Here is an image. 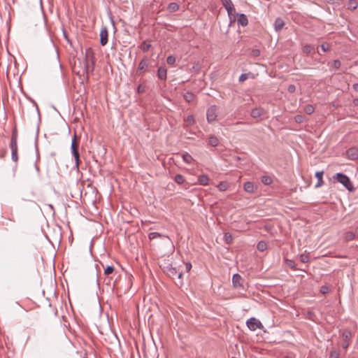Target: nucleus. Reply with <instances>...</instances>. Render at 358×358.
Instances as JSON below:
<instances>
[{
  "instance_id": "bb28decb",
  "label": "nucleus",
  "mask_w": 358,
  "mask_h": 358,
  "mask_svg": "<svg viewBox=\"0 0 358 358\" xmlns=\"http://www.w3.org/2000/svg\"><path fill=\"white\" fill-rule=\"evenodd\" d=\"M358 6V3L356 0H349L348 8L355 10Z\"/></svg>"
},
{
  "instance_id": "de8ad7c7",
  "label": "nucleus",
  "mask_w": 358,
  "mask_h": 358,
  "mask_svg": "<svg viewBox=\"0 0 358 358\" xmlns=\"http://www.w3.org/2000/svg\"><path fill=\"white\" fill-rule=\"evenodd\" d=\"M191 268H192V264L190 263L185 264V269L187 272L190 271Z\"/></svg>"
},
{
  "instance_id": "6e6552de",
  "label": "nucleus",
  "mask_w": 358,
  "mask_h": 358,
  "mask_svg": "<svg viewBox=\"0 0 358 358\" xmlns=\"http://www.w3.org/2000/svg\"><path fill=\"white\" fill-rule=\"evenodd\" d=\"M108 32L106 26L101 27L100 31V43L101 45H105L108 43Z\"/></svg>"
},
{
  "instance_id": "7ed1b4c3",
  "label": "nucleus",
  "mask_w": 358,
  "mask_h": 358,
  "mask_svg": "<svg viewBox=\"0 0 358 358\" xmlns=\"http://www.w3.org/2000/svg\"><path fill=\"white\" fill-rule=\"evenodd\" d=\"M341 336L343 338L342 347L343 349H347L350 344L352 334L349 329H344L341 333Z\"/></svg>"
},
{
  "instance_id": "2eb2a0df",
  "label": "nucleus",
  "mask_w": 358,
  "mask_h": 358,
  "mask_svg": "<svg viewBox=\"0 0 358 358\" xmlns=\"http://www.w3.org/2000/svg\"><path fill=\"white\" fill-rule=\"evenodd\" d=\"M166 73H167L166 69L164 66H160L157 71V77L160 80H164L166 79Z\"/></svg>"
},
{
  "instance_id": "1a4fd4ad",
  "label": "nucleus",
  "mask_w": 358,
  "mask_h": 358,
  "mask_svg": "<svg viewBox=\"0 0 358 358\" xmlns=\"http://www.w3.org/2000/svg\"><path fill=\"white\" fill-rule=\"evenodd\" d=\"M243 278L238 273L234 274L232 277V284L234 288L243 287Z\"/></svg>"
},
{
  "instance_id": "37998d69",
  "label": "nucleus",
  "mask_w": 358,
  "mask_h": 358,
  "mask_svg": "<svg viewBox=\"0 0 358 358\" xmlns=\"http://www.w3.org/2000/svg\"><path fill=\"white\" fill-rule=\"evenodd\" d=\"M329 287H327V286H322V287H321V288H320V292H321V293H322V294H327V293H328V292H329Z\"/></svg>"
},
{
  "instance_id": "b1692460",
  "label": "nucleus",
  "mask_w": 358,
  "mask_h": 358,
  "mask_svg": "<svg viewBox=\"0 0 358 358\" xmlns=\"http://www.w3.org/2000/svg\"><path fill=\"white\" fill-rule=\"evenodd\" d=\"M218 143L219 141L217 138L215 136H212L208 139V143L213 147L217 146L218 145Z\"/></svg>"
},
{
  "instance_id": "e433bc0d",
  "label": "nucleus",
  "mask_w": 358,
  "mask_h": 358,
  "mask_svg": "<svg viewBox=\"0 0 358 358\" xmlns=\"http://www.w3.org/2000/svg\"><path fill=\"white\" fill-rule=\"evenodd\" d=\"M341 62H340V60H338V59L334 60L332 66L334 69H339L341 67Z\"/></svg>"
},
{
  "instance_id": "412c9836",
  "label": "nucleus",
  "mask_w": 358,
  "mask_h": 358,
  "mask_svg": "<svg viewBox=\"0 0 358 358\" xmlns=\"http://www.w3.org/2000/svg\"><path fill=\"white\" fill-rule=\"evenodd\" d=\"M184 121L186 124V126H190L194 124V117L193 115H189L185 117H184Z\"/></svg>"
},
{
  "instance_id": "cd10ccee",
  "label": "nucleus",
  "mask_w": 358,
  "mask_h": 358,
  "mask_svg": "<svg viewBox=\"0 0 358 358\" xmlns=\"http://www.w3.org/2000/svg\"><path fill=\"white\" fill-rule=\"evenodd\" d=\"M194 94H192V92H189L185 93L184 95V99L187 102L192 101L194 99Z\"/></svg>"
},
{
  "instance_id": "f03ea898",
  "label": "nucleus",
  "mask_w": 358,
  "mask_h": 358,
  "mask_svg": "<svg viewBox=\"0 0 358 358\" xmlns=\"http://www.w3.org/2000/svg\"><path fill=\"white\" fill-rule=\"evenodd\" d=\"M76 136L75 135L72 139L71 150L73 156L75 159V165L77 169H78L80 164V155L78 150V145L76 143Z\"/></svg>"
},
{
  "instance_id": "4c0bfd02",
  "label": "nucleus",
  "mask_w": 358,
  "mask_h": 358,
  "mask_svg": "<svg viewBox=\"0 0 358 358\" xmlns=\"http://www.w3.org/2000/svg\"><path fill=\"white\" fill-rule=\"evenodd\" d=\"M295 122L297 123H301L304 120V117L301 115H297L294 117Z\"/></svg>"
},
{
  "instance_id": "393cba45",
  "label": "nucleus",
  "mask_w": 358,
  "mask_h": 358,
  "mask_svg": "<svg viewBox=\"0 0 358 358\" xmlns=\"http://www.w3.org/2000/svg\"><path fill=\"white\" fill-rule=\"evenodd\" d=\"M257 248L259 251L263 252L266 249L267 245L264 241H259L257 243Z\"/></svg>"
},
{
  "instance_id": "49530a36",
  "label": "nucleus",
  "mask_w": 358,
  "mask_h": 358,
  "mask_svg": "<svg viewBox=\"0 0 358 358\" xmlns=\"http://www.w3.org/2000/svg\"><path fill=\"white\" fill-rule=\"evenodd\" d=\"M137 91L138 93H143L144 92V87L140 85L137 88Z\"/></svg>"
},
{
  "instance_id": "c03bdc74",
  "label": "nucleus",
  "mask_w": 358,
  "mask_h": 358,
  "mask_svg": "<svg viewBox=\"0 0 358 358\" xmlns=\"http://www.w3.org/2000/svg\"><path fill=\"white\" fill-rule=\"evenodd\" d=\"M289 92L293 93L296 90V87L294 85H289L287 88Z\"/></svg>"
},
{
  "instance_id": "ddd939ff",
  "label": "nucleus",
  "mask_w": 358,
  "mask_h": 358,
  "mask_svg": "<svg viewBox=\"0 0 358 358\" xmlns=\"http://www.w3.org/2000/svg\"><path fill=\"white\" fill-rule=\"evenodd\" d=\"M264 113V110L262 108H255L251 111V117L253 118H257L261 117Z\"/></svg>"
},
{
  "instance_id": "aec40b11",
  "label": "nucleus",
  "mask_w": 358,
  "mask_h": 358,
  "mask_svg": "<svg viewBox=\"0 0 358 358\" xmlns=\"http://www.w3.org/2000/svg\"><path fill=\"white\" fill-rule=\"evenodd\" d=\"M182 158L183 161L188 164H192V162L194 161L193 157L187 152L183 153L182 155Z\"/></svg>"
},
{
  "instance_id": "3c124183",
  "label": "nucleus",
  "mask_w": 358,
  "mask_h": 358,
  "mask_svg": "<svg viewBox=\"0 0 358 358\" xmlns=\"http://www.w3.org/2000/svg\"><path fill=\"white\" fill-rule=\"evenodd\" d=\"M357 231H358V227H357Z\"/></svg>"
},
{
  "instance_id": "7c9ffc66",
  "label": "nucleus",
  "mask_w": 358,
  "mask_h": 358,
  "mask_svg": "<svg viewBox=\"0 0 358 358\" xmlns=\"http://www.w3.org/2000/svg\"><path fill=\"white\" fill-rule=\"evenodd\" d=\"M355 237V234L352 231H348L345 233V238L347 241L353 240Z\"/></svg>"
},
{
  "instance_id": "f3484780",
  "label": "nucleus",
  "mask_w": 358,
  "mask_h": 358,
  "mask_svg": "<svg viewBox=\"0 0 358 358\" xmlns=\"http://www.w3.org/2000/svg\"><path fill=\"white\" fill-rule=\"evenodd\" d=\"M209 182V178L207 175H201L198 177V183L201 185H208Z\"/></svg>"
},
{
  "instance_id": "473e14b6",
  "label": "nucleus",
  "mask_w": 358,
  "mask_h": 358,
  "mask_svg": "<svg viewBox=\"0 0 358 358\" xmlns=\"http://www.w3.org/2000/svg\"><path fill=\"white\" fill-rule=\"evenodd\" d=\"M300 260L303 263H307L309 262V257L306 254H301L300 255Z\"/></svg>"
},
{
  "instance_id": "6ab92c4d",
  "label": "nucleus",
  "mask_w": 358,
  "mask_h": 358,
  "mask_svg": "<svg viewBox=\"0 0 358 358\" xmlns=\"http://www.w3.org/2000/svg\"><path fill=\"white\" fill-rule=\"evenodd\" d=\"M148 66V62L147 59H143L139 62L138 70L141 71H145Z\"/></svg>"
},
{
  "instance_id": "20e7f679",
  "label": "nucleus",
  "mask_w": 358,
  "mask_h": 358,
  "mask_svg": "<svg viewBox=\"0 0 358 358\" xmlns=\"http://www.w3.org/2000/svg\"><path fill=\"white\" fill-rule=\"evenodd\" d=\"M10 149H11V158L13 161L17 160V136L15 133L13 134L10 139Z\"/></svg>"
},
{
  "instance_id": "423d86ee",
  "label": "nucleus",
  "mask_w": 358,
  "mask_h": 358,
  "mask_svg": "<svg viewBox=\"0 0 358 358\" xmlns=\"http://www.w3.org/2000/svg\"><path fill=\"white\" fill-rule=\"evenodd\" d=\"M164 272L167 275L172 278H174L177 276L178 279H180L182 275L181 272H178L176 268L173 267L171 265H169L164 267Z\"/></svg>"
},
{
  "instance_id": "a211bd4d",
  "label": "nucleus",
  "mask_w": 358,
  "mask_h": 358,
  "mask_svg": "<svg viewBox=\"0 0 358 358\" xmlns=\"http://www.w3.org/2000/svg\"><path fill=\"white\" fill-rule=\"evenodd\" d=\"M243 189L246 192L253 193L255 191V185L252 182H245L243 184Z\"/></svg>"
},
{
  "instance_id": "0eeeda50",
  "label": "nucleus",
  "mask_w": 358,
  "mask_h": 358,
  "mask_svg": "<svg viewBox=\"0 0 358 358\" xmlns=\"http://www.w3.org/2000/svg\"><path fill=\"white\" fill-rule=\"evenodd\" d=\"M217 108L215 106H211L207 110L206 113V117L207 121L209 123H211L214 122L216 120L217 117Z\"/></svg>"
},
{
  "instance_id": "2f4dec72",
  "label": "nucleus",
  "mask_w": 358,
  "mask_h": 358,
  "mask_svg": "<svg viewBox=\"0 0 358 358\" xmlns=\"http://www.w3.org/2000/svg\"><path fill=\"white\" fill-rule=\"evenodd\" d=\"M113 271H114L113 266H110V265L107 266L106 267V268L104 269V274L106 275H110L113 272Z\"/></svg>"
},
{
  "instance_id": "c9c22d12",
  "label": "nucleus",
  "mask_w": 358,
  "mask_h": 358,
  "mask_svg": "<svg viewBox=\"0 0 358 358\" xmlns=\"http://www.w3.org/2000/svg\"><path fill=\"white\" fill-rule=\"evenodd\" d=\"M262 182L264 184V185H269L271 184V178L268 177V176H263L262 178Z\"/></svg>"
},
{
  "instance_id": "09e8293b",
  "label": "nucleus",
  "mask_w": 358,
  "mask_h": 358,
  "mask_svg": "<svg viewBox=\"0 0 358 358\" xmlns=\"http://www.w3.org/2000/svg\"><path fill=\"white\" fill-rule=\"evenodd\" d=\"M352 88H353L354 90L358 91V83L353 84Z\"/></svg>"
},
{
  "instance_id": "f257e3e1",
  "label": "nucleus",
  "mask_w": 358,
  "mask_h": 358,
  "mask_svg": "<svg viewBox=\"0 0 358 358\" xmlns=\"http://www.w3.org/2000/svg\"><path fill=\"white\" fill-rule=\"evenodd\" d=\"M334 178L350 192H352L355 189L350 178L346 175L338 173Z\"/></svg>"
},
{
  "instance_id": "c85d7f7f",
  "label": "nucleus",
  "mask_w": 358,
  "mask_h": 358,
  "mask_svg": "<svg viewBox=\"0 0 358 358\" xmlns=\"http://www.w3.org/2000/svg\"><path fill=\"white\" fill-rule=\"evenodd\" d=\"M162 236V235L160 234L158 232H150L148 234V238H149L150 240H152V239H155V238H160Z\"/></svg>"
},
{
  "instance_id": "a18cd8bd",
  "label": "nucleus",
  "mask_w": 358,
  "mask_h": 358,
  "mask_svg": "<svg viewBox=\"0 0 358 358\" xmlns=\"http://www.w3.org/2000/svg\"><path fill=\"white\" fill-rule=\"evenodd\" d=\"M321 49L323 52H327L329 50V45L327 43H322L321 45Z\"/></svg>"
},
{
  "instance_id": "9b49d317",
  "label": "nucleus",
  "mask_w": 358,
  "mask_h": 358,
  "mask_svg": "<svg viewBox=\"0 0 358 358\" xmlns=\"http://www.w3.org/2000/svg\"><path fill=\"white\" fill-rule=\"evenodd\" d=\"M346 155L350 159H357L358 158V150L355 148H350L347 150Z\"/></svg>"
},
{
  "instance_id": "39448f33",
  "label": "nucleus",
  "mask_w": 358,
  "mask_h": 358,
  "mask_svg": "<svg viewBox=\"0 0 358 358\" xmlns=\"http://www.w3.org/2000/svg\"><path fill=\"white\" fill-rule=\"evenodd\" d=\"M247 327L251 331H255L257 329H262L263 325L261 322L255 317H250L246 322Z\"/></svg>"
},
{
  "instance_id": "f704fd0d",
  "label": "nucleus",
  "mask_w": 358,
  "mask_h": 358,
  "mask_svg": "<svg viewBox=\"0 0 358 358\" xmlns=\"http://www.w3.org/2000/svg\"><path fill=\"white\" fill-rule=\"evenodd\" d=\"M286 262H287V265L292 268V269H296V264L295 262L293 261V260H291V259H287L286 260Z\"/></svg>"
},
{
  "instance_id": "a878e982",
  "label": "nucleus",
  "mask_w": 358,
  "mask_h": 358,
  "mask_svg": "<svg viewBox=\"0 0 358 358\" xmlns=\"http://www.w3.org/2000/svg\"><path fill=\"white\" fill-rule=\"evenodd\" d=\"M217 188L220 191L224 192L228 189V184L226 182H220L217 185Z\"/></svg>"
},
{
  "instance_id": "58836bf2",
  "label": "nucleus",
  "mask_w": 358,
  "mask_h": 358,
  "mask_svg": "<svg viewBox=\"0 0 358 358\" xmlns=\"http://www.w3.org/2000/svg\"><path fill=\"white\" fill-rule=\"evenodd\" d=\"M339 357V352L338 350H331L330 353V358H338Z\"/></svg>"
},
{
  "instance_id": "79ce46f5",
  "label": "nucleus",
  "mask_w": 358,
  "mask_h": 358,
  "mask_svg": "<svg viewBox=\"0 0 358 358\" xmlns=\"http://www.w3.org/2000/svg\"><path fill=\"white\" fill-rule=\"evenodd\" d=\"M251 54L253 57H258L260 55V51L258 49H253Z\"/></svg>"
},
{
  "instance_id": "a19ab883",
  "label": "nucleus",
  "mask_w": 358,
  "mask_h": 358,
  "mask_svg": "<svg viewBox=\"0 0 358 358\" xmlns=\"http://www.w3.org/2000/svg\"><path fill=\"white\" fill-rule=\"evenodd\" d=\"M248 78V73H242L239 77V81L240 82H244Z\"/></svg>"
},
{
  "instance_id": "4468645a",
  "label": "nucleus",
  "mask_w": 358,
  "mask_h": 358,
  "mask_svg": "<svg viewBox=\"0 0 358 358\" xmlns=\"http://www.w3.org/2000/svg\"><path fill=\"white\" fill-rule=\"evenodd\" d=\"M237 23L243 27L246 26L248 23L247 16L243 13L239 14L237 19Z\"/></svg>"
},
{
  "instance_id": "72a5a7b5",
  "label": "nucleus",
  "mask_w": 358,
  "mask_h": 358,
  "mask_svg": "<svg viewBox=\"0 0 358 358\" xmlns=\"http://www.w3.org/2000/svg\"><path fill=\"white\" fill-rule=\"evenodd\" d=\"M166 62L169 64L173 65L176 62V58L173 55H169L166 58Z\"/></svg>"
},
{
  "instance_id": "dca6fc26",
  "label": "nucleus",
  "mask_w": 358,
  "mask_h": 358,
  "mask_svg": "<svg viewBox=\"0 0 358 358\" xmlns=\"http://www.w3.org/2000/svg\"><path fill=\"white\" fill-rule=\"evenodd\" d=\"M284 24H285V22L282 18H280V17L276 18L275 20V22H274V27H275V31H280L282 29Z\"/></svg>"
},
{
  "instance_id": "c756f323",
  "label": "nucleus",
  "mask_w": 358,
  "mask_h": 358,
  "mask_svg": "<svg viewBox=\"0 0 358 358\" xmlns=\"http://www.w3.org/2000/svg\"><path fill=\"white\" fill-rule=\"evenodd\" d=\"M151 47V44L147 43L146 41H143L141 45V48L143 51L147 52Z\"/></svg>"
},
{
  "instance_id": "9d476101",
  "label": "nucleus",
  "mask_w": 358,
  "mask_h": 358,
  "mask_svg": "<svg viewBox=\"0 0 358 358\" xmlns=\"http://www.w3.org/2000/svg\"><path fill=\"white\" fill-rule=\"evenodd\" d=\"M222 4L227 10L229 15H230L233 11H235L234 5L231 0H222Z\"/></svg>"
},
{
  "instance_id": "8fccbe9b",
  "label": "nucleus",
  "mask_w": 358,
  "mask_h": 358,
  "mask_svg": "<svg viewBox=\"0 0 358 358\" xmlns=\"http://www.w3.org/2000/svg\"><path fill=\"white\" fill-rule=\"evenodd\" d=\"M176 6V5L174 4L173 6V8H175Z\"/></svg>"
},
{
  "instance_id": "ea45409f",
  "label": "nucleus",
  "mask_w": 358,
  "mask_h": 358,
  "mask_svg": "<svg viewBox=\"0 0 358 358\" xmlns=\"http://www.w3.org/2000/svg\"><path fill=\"white\" fill-rule=\"evenodd\" d=\"M303 51L306 53V54H308L310 53L311 51H312V48L310 45H306L303 48Z\"/></svg>"
},
{
  "instance_id": "5701e85b",
  "label": "nucleus",
  "mask_w": 358,
  "mask_h": 358,
  "mask_svg": "<svg viewBox=\"0 0 358 358\" xmlns=\"http://www.w3.org/2000/svg\"><path fill=\"white\" fill-rule=\"evenodd\" d=\"M304 111L308 115H311L315 111V108L311 104H308L304 108Z\"/></svg>"
},
{
  "instance_id": "f8f14e48",
  "label": "nucleus",
  "mask_w": 358,
  "mask_h": 358,
  "mask_svg": "<svg viewBox=\"0 0 358 358\" xmlns=\"http://www.w3.org/2000/svg\"><path fill=\"white\" fill-rule=\"evenodd\" d=\"M323 175H324V171H317L315 173V177L317 179V182L315 185V188H318V187H321L323 185V183H324Z\"/></svg>"
},
{
  "instance_id": "4be33fe9",
  "label": "nucleus",
  "mask_w": 358,
  "mask_h": 358,
  "mask_svg": "<svg viewBox=\"0 0 358 358\" xmlns=\"http://www.w3.org/2000/svg\"><path fill=\"white\" fill-rule=\"evenodd\" d=\"M174 181L178 185H182L185 182V178L181 174H177L174 177Z\"/></svg>"
}]
</instances>
